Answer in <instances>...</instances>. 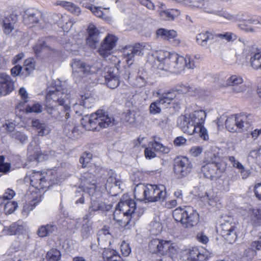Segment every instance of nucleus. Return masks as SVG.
<instances>
[{"mask_svg":"<svg viewBox=\"0 0 261 261\" xmlns=\"http://www.w3.org/2000/svg\"><path fill=\"white\" fill-rule=\"evenodd\" d=\"M155 64L160 70L176 73H179L186 68L194 69L195 67L194 59L190 56L184 57L175 53L164 50L157 53Z\"/></svg>","mask_w":261,"mask_h":261,"instance_id":"obj_3","label":"nucleus"},{"mask_svg":"<svg viewBox=\"0 0 261 261\" xmlns=\"http://www.w3.org/2000/svg\"><path fill=\"white\" fill-rule=\"evenodd\" d=\"M196 238L199 242L203 244H206L209 241L208 238L202 232L198 233Z\"/></svg>","mask_w":261,"mask_h":261,"instance_id":"obj_64","label":"nucleus"},{"mask_svg":"<svg viewBox=\"0 0 261 261\" xmlns=\"http://www.w3.org/2000/svg\"><path fill=\"white\" fill-rule=\"evenodd\" d=\"M111 238V235L108 229L102 228L99 230L97 233L98 245L101 246V248H106V246L110 243Z\"/></svg>","mask_w":261,"mask_h":261,"instance_id":"obj_33","label":"nucleus"},{"mask_svg":"<svg viewBox=\"0 0 261 261\" xmlns=\"http://www.w3.org/2000/svg\"><path fill=\"white\" fill-rule=\"evenodd\" d=\"M52 42H55V41L50 37L39 39L33 46L34 53L37 56H38L41 51L46 49L52 50L53 48L51 47Z\"/></svg>","mask_w":261,"mask_h":261,"instance_id":"obj_30","label":"nucleus"},{"mask_svg":"<svg viewBox=\"0 0 261 261\" xmlns=\"http://www.w3.org/2000/svg\"><path fill=\"white\" fill-rule=\"evenodd\" d=\"M243 79L239 75H232L226 80L225 87H232L233 92L238 93L245 91V87L242 85Z\"/></svg>","mask_w":261,"mask_h":261,"instance_id":"obj_24","label":"nucleus"},{"mask_svg":"<svg viewBox=\"0 0 261 261\" xmlns=\"http://www.w3.org/2000/svg\"><path fill=\"white\" fill-rule=\"evenodd\" d=\"M64 6L69 12L75 15H79L81 13V9L73 3L65 2Z\"/></svg>","mask_w":261,"mask_h":261,"instance_id":"obj_48","label":"nucleus"},{"mask_svg":"<svg viewBox=\"0 0 261 261\" xmlns=\"http://www.w3.org/2000/svg\"><path fill=\"white\" fill-rule=\"evenodd\" d=\"M107 171V173L105 175H103L102 177H101V180L99 182H105V178L107 179V182L105 184L106 186L113 187V185H114L116 187L119 186L120 185V181L116 178V174L114 172V171L112 170H110L108 171L107 169H106Z\"/></svg>","mask_w":261,"mask_h":261,"instance_id":"obj_32","label":"nucleus"},{"mask_svg":"<svg viewBox=\"0 0 261 261\" xmlns=\"http://www.w3.org/2000/svg\"><path fill=\"white\" fill-rule=\"evenodd\" d=\"M214 39H215V34L210 31L199 33L196 37L197 43L202 46H206L210 41Z\"/></svg>","mask_w":261,"mask_h":261,"instance_id":"obj_34","label":"nucleus"},{"mask_svg":"<svg viewBox=\"0 0 261 261\" xmlns=\"http://www.w3.org/2000/svg\"><path fill=\"white\" fill-rule=\"evenodd\" d=\"M240 22L238 23V28L246 32H255V28L251 25V24L261 25V16H254L250 18H239Z\"/></svg>","mask_w":261,"mask_h":261,"instance_id":"obj_20","label":"nucleus"},{"mask_svg":"<svg viewBox=\"0 0 261 261\" xmlns=\"http://www.w3.org/2000/svg\"><path fill=\"white\" fill-rule=\"evenodd\" d=\"M152 147L157 151H160L164 153H168L170 151V149L164 146L161 143L154 141L152 144Z\"/></svg>","mask_w":261,"mask_h":261,"instance_id":"obj_51","label":"nucleus"},{"mask_svg":"<svg viewBox=\"0 0 261 261\" xmlns=\"http://www.w3.org/2000/svg\"><path fill=\"white\" fill-rule=\"evenodd\" d=\"M13 21L14 20L12 19ZM1 23L2 25L4 33L6 35L10 34L15 29V24H13V22L12 23L9 22V23H8L5 21L1 20Z\"/></svg>","mask_w":261,"mask_h":261,"instance_id":"obj_50","label":"nucleus"},{"mask_svg":"<svg viewBox=\"0 0 261 261\" xmlns=\"http://www.w3.org/2000/svg\"><path fill=\"white\" fill-rule=\"evenodd\" d=\"M180 14L177 9H167L160 11L159 15L161 19L165 21H172Z\"/></svg>","mask_w":261,"mask_h":261,"instance_id":"obj_36","label":"nucleus"},{"mask_svg":"<svg viewBox=\"0 0 261 261\" xmlns=\"http://www.w3.org/2000/svg\"><path fill=\"white\" fill-rule=\"evenodd\" d=\"M14 89V82L11 77L5 73H0V98L9 95Z\"/></svg>","mask_w":261,"mask_h":261,"instance_id":"obj_17","label":"nucleus"},{"mask_svg":"<svg viewBox=\"0 0 261 261\" xmlns=\"http://www.w3.org/2000/svg\"><path fill=\"white\" fill-rule=\"evenodd\" d=\"M35 63L34 59L29 58L24 62V67L23 69L22 74L25 76H28L34 69Z\"/></svg>","mask_w":261,"mask_h":261,"instance_id":"obj_42","label":"nucleus"},{"mask_svg":"<svg viewBox=\"0 0 261 261\" xmlns=\"http://www.w3.org/2000/svg\"><path fill=\"white\" fill-rule=\"evenodd\" d=\"M173 217L176 221L180 222L186 228H190L196 226L199 221V214L190 206L176 208L173 212Z\"/></svg>","mask_w":261,"mask_h":261,"instance_id":"obj_5","label":"nucleus"},{"mask_svg":"<svg viewBox=\"0 0 261 261\" xmlns=\"http://www.w3.org/2000/svg\"><path fill=\"white\" fill-rule=\"evenodd\" d=\"M127 65V67L125 68L123 70H122L120 72L121 76L126 81H129L132 74L130 68V65Z\"/></svg>","mask_w":261,"mask_h":261,"instance_id":"obj_63","label":"nucleus"},{"mask_svg":"<svg viewBox=\"0 0 261 261\" xmlns=\"http://www.w3.org/2000/svg\"><path fill=\"white\" fill-rule=\"evenodd\" d=\"M117 40V38L113 35H108L106 37L98 50L100 55L104 58L110 55Z\"/></svg>","mask_w":261,"mask_h":261,"instance_id":"obj_16","label":"nucleus"},{"mask_svg":"<svg viewBox=\"0 0 261 261\" xmlns=\"http://www.w3.org/2000/svg\"><path fill=\"white\" fill-rule=\"evenodd\" d=\"M17 202L8 201L5 203V211L6 213L11 214L17 208Z\"/></svg>","mask_w":261,"mask_h":261,"instance_id":"obj_53","label":"nucleus"},{"mask_svg":"<svg viewBox=\"0 0 261 261\" xmlns=\"http://www.w3.org/2000/svg\"><path fill=\"white\" fill-rule=\"evenodd\" d=\"M167 108L160 97L156 101L152 102L149 106V112L151 114L155 115L161 112V108Z\"/></svg>","mask_w":261,"mask_h":261,"instance_id":"obj_40","label":"nucleus"},{"mask_svg":"<svg viewBox=\"0 0 261 261\" xmlns=\"http://www.w3.org/2000/svg\"><path fill=\"white\" fill-rule=\"evenodd\" d=\"M226 165L225 162L222 160L218 153H210L204 161V164H213L219 166L220 164Z\"/></svg>","mask_w":261,"mask_h":261,"instance_id":"obj_38","label":"nucleus"},{"mask_svg":"<svg viewBox=\"0 0 261 261\" xmlns=\"http://www.w3.org/2000/svg\"><path fill=\"white\" fill-rule=\"evenodd\" d=\"M206 12L209 13H213L215 14L219 15L221 16L224 17L225 18L229 20H236V17L227 12L225 11H218L213 9L210 8V10H206Z\"/></svg>","mask_w":261,"mask_h":261,"instance_id":"obj_46","label":"nucleus"},{"mask_svg":"<svg viewBox=\"0 0 261 261\" xmlns=\"http://www.w3.org/2000/svg\"><path fill=\"white\" fill-rule=\"evenodd\" d=\"M225 126L229 132H239L236 114L231 115L227 118L225 121Z\"/></svg>","mask_w":261,"mask_h":261,"instance_id":"obj_39","label":"nucleus"},{"mask_svg":"<svg viewBox=\"0 0 261 261\" xmlns=\"http://www.w3.org/2000/svg\"><path fill=\"white\" fill-rule=\"evenodd\" d=\"M16 126V124L13 122H10L8 121L3 125V127H5L7 132L10 133V135L15 132L14 129Z\"/></svg>","mask_w":261,"mask_h":261,"instance_id":"obj_62","label":"nucleus"},{"mask_svg":"<svg viewBox=\"0 0 261 261\" xmlns=\"http://www.w3.org/2000/svg\"><path fill=\"white\" fill-rule=\"evenodd\" d=\"M192 164L185 156L177 157L174 162V171L178 178L187 176L191 171Z\"/></svg>","mask_w":261,"mask_h":261,"instance_id":"obj_12","label":"nucleus"},{"mask_svg":"<svg viewBox=\"0 0 261 261\" xmlns=\"http://www.w3.org/2000/svg\"><path fill=\"white\" fill-rule=\"evenodd\" d=\"M149 250L152 253L159 255L166 256L171 258V255L176 253V250L170 241L153 239L148 244Z\"/></svg>","mask_w":261,"mask_h":261,"instance_id":"obj_6","label":"nucleus"},{"mask_svg":"<svg viewBox=\"0 0 261 261\" xmlns=\"http://www.w3.org/2000/svg\"><path fill=\"white\" fill-rule=\"evenodd\" d=\"M248 158H252L255 160H261V147L257 150H254L250 151L248 155Z\"/></svg>","mask_w":261,"mask_h":261,"instance_id":"obj_61","label":"nucleus"},{"mask_svg":"<svg viewBox=\"0 0 261 261\" xmlns=\"http://www.w3.org/2000/svg\"><path fill=\"white\" fill-rule=\"evenodd\" d=\"M156 35L158 37H161L164 40L168 41L174 46H177L180 43V39L177 37L176 32L173 30L159 29L156 31Z\"/></svg>","mask_w":261,"mask_h":261,"instance_id":"obj_21","label":"nucleus"},{"mask_svg":"<svg viewBox=\"0 0 261 261\" xmlns=\"http://www.w3.org/2000/svg\"><path fill=\"white\" fill-rule=\"evenodd\" d=\"M150 225L151 226L150 231L154 234H158L161 232L162 229V226L161 223L158 221L151 222Z\"/></svg>","mask_w":261,"mask_h":261,"instance_id":"obj_58","label":"nucleus"},{"mask_svg":"<svg viewBox=\"0 0 261 261\" xmlns=\"http://www.w3.org/2000/svg\"><path fill=\"white\" fill-rule=\"evenodd\" d=\"M114 71L115 68L114 67H107L103 73L105 82L108 87L111 89L117 88L120 84L118 76L114 73Z\"/></svg>","mask_w":261,"mask_h":261,"instance_id":"obj_23","label":"nucleus"},{"mask_svg":"<svg viewBox=\"0 0 261 261\" xmlns=\"http://www.w3.org/2000/svg\"><path fill=\"white\" fill-rule=\"evenodd\" d=\"M191 121L194 123V125L196 126V130L197 134L200 137L204 140H208V135L207 129L203 126L205 119L206 117V114L204 110H200L195 111L189 115Z\"/></svg>","mask_w":261,"mask_h":261,"instance_id":"obj_9","label":"nucleus"},{"mask_svg":"<svg viewBox=\"0 0 261 261\" xmlns=\"http://www.w3.org/2000/svg\"><path fill=\"white\" fill-rule=\"evenodd\" d=\"M191 120L189 115H181L177 119V125L185 133L189 135L197 134L196 126Z\"/></svg>","mask_w":261,"mask_h":261,"instance_id":"obj_19","label":"nucleus"},{"mask_svg":"<svg viewBox=\"0 0 261 261\" xmlns=\"http://www.w3.org/2000/svg\"><path fill=\"white\" fill-rule=\"evenodd\" d=\"M61 257V252L55 248H53L47 252L46 255L48 261H59Z\"/></svg>","mask_w":261,"mask_h":261,"instance_id":"obj_43","label":"nucleus"},{"mask_svg":"<svg viewBox=\"0 0 261 261\" xmlns=\"http://www.w3.org/2000/svg\"><path fill=\"white\" fill-rule=\"evenodd\" d=\"M251 48L247 53V55L250 57V62L251 67L254 69H261V52L256 48V51L252 50Z\"/></svg>","mask_w":261,"mask_h":261,"instance_id":"obj_31","label":"nucleus"},{"mask_svg":"<svg viewBox=\"0 0 261 261\" xmlns=\"http://www.w3.org/2000/svg\"><path fill=\"white\" fill-rule=\"evenodd\" d=\"M103 257L105 258V261H118L122 260L121 257L116 254V252L114 251H111L109 255L103 254Z\"/></svg>","mask_w":261,"mask_h":261,"instance_id":"obj_56","label":"nucleus"},{"mask_svg":"<svg viewBox=\"0 0 261 261\" xmlns=\"http://www.w3.org/2000/svg\"><path fill=\"white\" fill-rule=\"evenodd\" d=\"M88 34L86 39L87 44L92 48H95L99 41V32L93 24H90L87 29Z\"/></svg>","mask_w":261,"mask_h":261,"instance_id":"obj_26","label":"nucleus"},{"mask_svg":"<svg viewBox=\"0 0 261 261\" xmlns=\"http://www.w3.org/2000/svg\"><path fill=\"white\" fill-rule=\"evenodd\" d=\"M117 40V38L113 35H108L106 37L98 50L100 55L104 58L110 55Z\"/></svg>","mask_w":261,"mask_h":261,"instance_id":"obj_15","label":"nucleus"},{"mask_svg":"<svg viewBox=\"0 0 261 261\" xmlns=\"http://www.w3.org/2000/svg\"><path fill=\"white\" fill-rule=\"evenodd\" d=\"M167 198L166 188L164 185H147L146 200L153 202L158 201H165Z\"/></svg>","mask_w":261,"mask_h":261,"instance_id":"obj_11","label":"nucleus"},{"mask_svg":"<svg viewBox=\"0 0 261 261\" xmlns=\"http://www.w3.org/2000/svg\"><path fill=\"white\" fill-rule=\"evenodd\" d=\"M95 99L88 93L81 96L79 103L74 105L75 113L79 115H84L85 118L81 120L82 124L87 129L92 130L99 131L102 128L113 126L115 123V119L112 115L108 112L98 110L95 113L90 114H86L84 109H89L94 105Z\"/></svg>","mask_w":261,"mask_h":261,"instance_id":"obj_2","label":"nucleus"},{"mask_svg":"<svg viewBox=\"0 0 261 261\" xmlns=\"http://www.w3.org/2000/svg\"><path fill=\"white\" fill-rule=\"evenodd\" d=\"M160 97L166 106L168 107L172 101L175 98L176 93L175 92H168L163 93Z\"/></svg>","mask_w":261,"mask_h":261,"instance_id":"obj_45","label":"nucleus"},{"mask_svg":"<svg viewBox=\"0 0 261 261\" xmlns=\"http://www.w3.org/2000/svg\"><path fill=\"white\" fill-rule=\"evenodd\" d=\"M5 158L3 156H0V172L7 173L10 169V163H4Z\"/></svg>","mask_w":261,"mask_h":261,"instance_id":"obj_57","label":"nucleus"},{"mask_svg":"<svg viewBox=\"0 0 261 261\" xmlns=\"http://www.w3.org/2000/svg\"><path fill=\"white\" fill-rule=\"evenodd\" d=\"M226 169V165L220 164L218 166L213 164H204L201 167L200 170L205 177L214 180L219 178Z\"/></svg>","mask_w":261,"mask_h":261,"instance_id":"obj_13","label":"nucleus"},{"mask_svg":"<svg viewBox=\"0 0 261 261\" xmlns=\"http://www.w3.org/2000/svg\"><path fill=\"white\" fill-rule=\"evenodd\" d=\"M32 126L33 130L35 131L38 136H47L51 131L49 124L39 119L33 120Z\"/></svg>","mask_w":261,"mask_h":261,"instance_id":"obj_28","label":"nucleus"},{"mask_svg":"<svg viewBox=\"0 0 261 261\" xmlns=\"http://www.w3.org/2000/svg\"><path fill=\"white\" fill-rule=\"evenodd\" d=\"M86 7L90 10L91 11L98 17H102L104 15L100 7H93L92 5L89 4L86 6Z\"/></svg>","mask_w":261,"mask_h":261,"instance_id":"obj_55","label":"nucleus"},{"mask_svg":"<svg viewBox=\"0 0 261 261\" xmlns=\"http://www.w3.org/2000/svg\"><path fill=\"white\" fill-rule=\"evenodd\" d=\"M73 73L79 74L78 76L83 77L90 74L92 71L91 67L80 60L73 59L71 63Z\"/></svg>","mask_w":261,"mask_h":261,"instance_id":"obj_22","label":"nucleus"},{"mask_svg":"<svg viewBox=\"0 0 261 261\" xmlns=\"http://www.w3.org/2000/svg\"><path fill=\"white\" fill-rule=\"evenodd\" d=\"M147 190V186L142 184H138L134 191L135 198L140 201L146 200Z\"/></svg>","mask_w":261,"mask_h":261,"instance_id":"obj_37","label":"nucleus"},{"mask_svg":"<svg viewBox=\"0 0 261 261\" xmlns=\"http://www.w3.org/2000/svg\"><path fill=\"white\" fill-rule=\"evenodd\" d=\"M239 132L247 130L253 120V116L251 114L241 113L237 114Z\"/></svg>","mask_w":261,"mask_h":261,"instance_id":"obj_25","label":"nucleus"},{"mask_svg":"<svg viewBox=\"0 0 261 261\" xmlns=\"http://www.w3.org/2000/svg\"><path fill=\"white\" fill-rule=\"evenodd\" d=\"M237 229L236 223L233 222V219L229 217L221 223L217 231L225 240L230 243H232L237 238Z\"/></svg>","mask_w":261,"mask_h":261,"instance_id":"obj_7","label":"nucleus"},{"mask_svg":"<svg viewBox=\"0 0 261 261\" xmlns=\"http://www.w3.org/2000/svg\"><path fill=\"white\" fill-rule=\"evenodd\" d=\"M42 110V106L39 103H36L32 106H28L26 108V112L27 113H40Z\"/></svg>","mask_w":261,"mask_h":261,"instance_id":"obj_54","label":"nucleus"},{"mask_svg":"<svg viewBox=\"0 0 261 261\" xmlns=\"http://www.w3.org/2000/svg\"><path fill=\"white\" fill-rule=\"evenodd\" d=\"M92 157V154L90 152H84L80 157V162L82 165L83 168L86 167L87 164L90 162Z\"/></svg>","mask_w":261,"mask_h":261,"instance_id":"obj_52","label":"nucleus"},{"mask_svg":"<svg viewBox=\"0 0 261 261\" xmlns=\"http://www.w3.org/2000/svg\"><path fill=\"white\" fill-rule=\"evenodd\" d=\"M121 251L124 256H128L131 252V249L129 244L123 242L120 246Z\"/></svg>","mask_w":261,"mask_h":261,"instance_id":"obj_60","label":"nucleus"},{"mask_svg":"<svg viewBox=\"0 0 261 261\" xmlns=\"http://www.w3.org/2000/svg\"><path fill=\"white\" fill-rule=\"evenodd\" d=\"M186 5L192 8L203 9L205 12L206 10H210V9L207 8L206 5L212 6V4H210L207 2H205L204 0H186Z\"/></svg>","mask_w":261,"mask_h":261,"instance_id":"obj_41","label":"nucleus"},{"mask_svg":"<svg viewBox=\"0 0 261 261\" xmlns=\"http://www.w3.org/2000/svg\"><path fill=\"white\" fill-rule=\"evenodd\" d=\"M29 176L30 184L32 187L38 190L49 187V185H47L48 180H52L51 178H46L42 173L40 171H33Z\"/></svg>","mask_w":261,"mask_h":261,"instance_id":"obj_18","label":"nucleus"},{"mask_svg":"<svg viewBox=\"0 0 261 261\" xmlns=\"http://www.w3.org/2000/svg\"><path fill=\"white\" fill-rule=\"evenodd\" d=\"M88 168V170L82 175L81 182L83 191L93 196L94 194H97L96 191L97 180H101V177L105 175L107 171L94 164L90 165Z\"/></svg>","mask_w":261,"mask_h":261,"instance_id":"obj_4","label":"nucleus"},{"mask_svg":"<svg viewBox=\"0 0 261 261\" xmlns=\"http://www.w3.org/2000/svg\"><path fill=\"white\" fill-rule=\"evenodd\" d=\"M22 229V226L16 223H14L9 227H5L4 231L8 235H15L19 233Z\"/></svg>","mask_w":261,"mask_h":261,"instance_id":"obj_44","label":"nucleus"},{"mask_svg":"<svg viewBox=\"0 0 261 261\" xmlns=\"http://www.w3.org/2000/svg\"><path fill=\"white\" fill-rule=\"evenodd\" d=\"M187 93L190 96H196L200 93V89L193 85H190Z\"/></svg>","mask_w":261,"mask_h":261,"instance_id":"obj_59","label":"nucleus"},{"mask_svg":"<svg viewBox=\"0 0 261 261\" xmlns=\"http://www.w3.org/2000/svg\"><path fill=\"white\" fill-rule=\"evenodd\" d=\"M188 258L191 261H207L208 253L202 248L193 247L188 251Z\"/></svg>","mask_w":261,"mask_h":261,"instance_id":"obj_27","label":"nucleus"},{"mask_svg":"<svg viewBox=\"0 0 261 261\" xmlns=\"http://www.w3.org/2000/svg\"><path fill=\"white\" fill-rule=\"evenodd\" d=\"M42 13L41 12L34 9H29L24 12L23 15V21L25 25L39 24V27L43 29L47 27V24L45 23L42 18Z\"/></svg>","mask_w":261,"mask_h":261,"instance_id":"obj_14","label":"nucleus"},{"mask_svg":"<svg viewBox=\"0 0 261 261\" xmlns=\"http://www.w3.org/2000/svg\"><path fill=\"white\" fill-rule=\"evenodd\" d=\"M146 49L145 43H137L134 45L126 46L123 49V56L127 64L132 65L135 61V57L143 56Z\"/></svg>","mask_w":261,"mask_h":261,"instance_id":"obj_10","label":"nucleus"},{"mask_svg":"<svg viewBox=\"0 0 261 261\" xmlns=\"http://www.w3.org/2000/svg\"><path fill=\"white\" fill-rule=\"evenodd\" d=\"M57 226L55 224H49L40 226L37 231V234L40 237H45L57 231Z\"/></svg>","mask_w":261,"mask_h":261,"instance_id":"obj_35","label":"nucleus"},{"mask_svg":"<svg viewBox=\"0 0 261 261\" xmlns=\"http://www.w3.org/2000/svg\"><path fill=\"white\" fill-rule=\"evenodd\" d=\"M136 208V203L133 199H128L125 201H120L116 206V212L119 211L122 212L123 215L126 218L123 219L124 227L125 228H129L130 224L132 215L134 213Z\"/></svg>","mask_w":261,"mask_h":261,"instance_id":"obj_8","label":"nucleus"},{"mask_svg":"<svg viewBox=\"0 0 261 261\" xmlns=\"http://www.w3.org/2000/svg\"><path fill=\"white\" fill-rule=\"evenodd\" d=\"M48 100H53L58 105L45 106V111L51 117L64 123V132L65 135L72 139H77L80 133L78 128L75 125L73 119L71 117V108L68 95L66 90L61 86L48 90L46 95Z\"/></svg>","mask_w":261,"mask_h":261,"instance_id":"obj_1","label":"nucleus"},{"mask_svg":"<svg viewBox=\"0 0 261 261\" xmlns=\"http://www.w3.org/2000/svg\"><path fill=\"white\" fill-rule=\"evenodd\" d=\"M10 136L22 144H25L28 139V136L24 133L20 131H15Z\"/></svg>","mask_w":261,"mask_h":261,"instance_id":"obj_49","label":"nucleus"},{"mask_svg":"<svg viewBox=\"0 0 261 261\" xmlns=\"http://www.w3.org/2000/svg\"><path fill=\"white\" fill-rule=\"evenodd\" d=\"M97 195L95 194H93V196H90L91 197V205L89 206V213L86 215L87 217H91L93 216L94 214V213L98 211H102L105 208V203H103L99 197H96L94 198V195L96 196L99 195L100 196V193L99 192H97Z\"/></svg>","mask_w":261,"mask_h":261,"instance_id":"obj_29","label":"nucleus"},{"mask_svg":"<svg viewBox=\"0 0 261 261\" xmlns=\"http://www.w3.org/2000/svg\"><path fill=\"white\" fill-rule=\"evenodd\" d=\"M218 37L222 39H225L228 42L236 40L237 38V35L231 32H226L223 34H215V39Z\"/></svg>","mask_w":261,"mask_h":261,"instance_id":"obj_47","label":"nucleus"}]
</instances>
